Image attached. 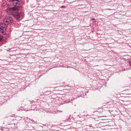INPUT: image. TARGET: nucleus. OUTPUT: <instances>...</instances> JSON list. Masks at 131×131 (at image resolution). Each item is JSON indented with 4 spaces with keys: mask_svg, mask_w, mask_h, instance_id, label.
<instances>
[{
    "mask_svg": "<svg viewBox=\"0 0 131 131\" xmlns=\"http://www.w3.org/2000/svg\"><path fill=\"white\" fill-rule=\"evenodd\" d=\"M13 21L12 18L10 17H7L4 20V25H7L11 23Z\"/></svg>",
    "mask_w": 131,
    "mask_h": 131,
    "instance_id": "f257e3e1",
    "label": "nucleus"
},
{
    "mask_svg": "<svg viewBox=\"0 0 131 131\" xmlns=\"http://www.w3.org/2000/svg\"><path fill=\"white\" fill-rule=\"evenodd\" d=\"M18 8L17 7H13L8 8L7 10V12L9 14H12L14 13L15 11H18Z\"/></svg>",
    "mask_w": 131,
    "mask_h": 131,
    "instance_id": "f03ea898",
    "label": "nucleus"
},
{
    "mask_svg": "<svg viewBox=\"0 0 131 131\" xmlns=\"http://www.w3.org/2000/svg\"><path fill=\"white\" fill-rule=\"evenodd\" d=\"M4 25V24H0V32L2 33L3 34H4L6 30L5 27L3 26Z\"/></svg>",
    "mask_w": 131,
    "mask_h": 131,
    "instance_id": "7ed1b4c3",
    "label": "nucleus"
},
{
    "mask_svg": "<svg viewBox=\"0 0 131 131\" xmlns=\"http://www.w3.org/2000/svg\"><path fill=\"white\" fill-rule=\"evenodd\" d=\"M20 0H12V2H13V5L17 7L18 5H19V2Z\"/></svg>",
    "mask_w": 131,
    "mask_h": 131,
    "instance_id": "20e7f679",
    "label": "nucleus"
},
{
    "mask_svg": "<svg viewBox=\"0 0 131 131\" xmlns=\"http://www.w3.org/2000/svg\"><path fill=\"white\" fill-rule=\"evenodd\" d=\"M17 19H18L20 17V14L19 13H16L15 12L14 13H13V15Z\"/></svg>",
    "mask_w": 131,
    "mask_h": 131,
    "instance_id": "39448f33",
    "label": "nucleus"
},
{
    "mask_svg": "<svg viewBox=\"0 0 131 131\" xmlns=\"http://www.w3.org/2000/svg\"><path fill=\"white\" fill-rule=\"evenodd\" d=\"M3 37L0 35V41H1L2 40H4V39L3 38Z\"/></svg>",
    "mask_w": 131,
    "mask_h": 131,
    "instance_id": "423d86ee",
    "label": "nucleus"
},
{
    "mask_svg": "<svg viewBox=\"0 0 131 131\" xmlns=\"http://www.w3.org/2000/svg\"><path fill=\"white\" fill-rule=\"evenodd\" d=\"M129 65L130 66H131V61H130L129 62Z\"/></svg>",
    "mask_w": 131,
    "mask_h": 131,
    "instance_id": "0eeeda50",
    "label": "nucleus"
},
{
    "mask_svg": "<svg viewBox=\"0 0 131 131\" xmlns=\"http://www.w3.org/2000/svg\"><path fill=\"white\" fill-rule=\"evenodd\" d=\"M5 6L4 4H3L2 5V7H3V6Z\"/></svg>",
    "mask_w": 131,
    "mask_h": 131,
    "instance_id": "6e6552de",
    "label": "nucleus"
},
{
    "mask_svg": "<svg viewBox=\"0 0 131 131\" xmlns=\"http://www.w3.org/2000/svg\"><path fill=\"white\" fill-rule=\"evenodd\" d=\"M94 19H94V18H92V19H91V20L93 21V20H94Z\"/></svg>",
    "mask_w": 131,
    "mask_h": 131,
    "instance_id": "1a4fd4ad",
    "label": "nucleus"
},
{
    "mask_svg": "<svg viewBox=\"0 0 131 131\" xmlns=\"http://www.w3.org/2000/svg\"><path fill=\"white\" fill-rule=\"evenodd\" d=\"M1 130H2V128H1Z\"/></svg>",
    "mask_w": 131,
    "mask_h": 131,
    "instance_id": "9d476101",
    "label": "nucleus"
}]
</instances>
